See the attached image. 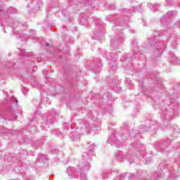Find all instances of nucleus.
I'll list each match as a JSON object with an SVG mask.
<instances>
[{"mask_svg": "<svg viewBox=\"0 0 180 180\" xmlns=\"http://www.w3.org/2000/svg\"><path fill=\"white\" fill-rule=\"evenodd\" d=\"M149 7L151 9V11H153V12H155V11H157V9H158V8H160V5L149 4Z\"/></svg>", "mask_w": 180, "mask_h": 180, "instance_id": "obj_8", "label": "nucleus"}, {"mask_svg": "<svg viewBox=\"0 0 180 180\" xmlns=\"http://www.w3.org/2000/svg\"><path fill=\"white\" fill-rule=\"evenodd\" d=\"M160 49V48H156V51H158V50H159Z\"/></svg>", "mask_w": 180, "mask_h": 180, "instance_id": "obj_37", "label": "nucleus"}, {"mask_svg": "<svg viewBox=\"0 0 180 180\" xmlns=\"http://www.w3.org/2000/svg\"><path fill=\"white\" fill-rule=\"evenodd\" d=\"M168 108L166 109L165 112H163L162 114V119L165 120H171L170 116L174 113V115H178L180 110V104L177 102L171 103L167 104Z\"/></svg>", "mask_w": 180, "mask_h": 180, "instance_id": "obj_1", "label": "nucleus"}, {"mask_svg": "<svg viewBox=\"0 0 180 180\" xmlns=\"http://www.w3.org/2000/svg\"><path fill=\"white\" fill-rule=\"evenodd\" d=\"M131 80H130V79H127L125 80V84H127V85H131Z\"/></svg>", "mask_w": 180, "mask_h": 180, "instance_id": "obj_20", "label": "nucleus"}, {"mask_svg": "<svg viewBox=\"0 0 180 180\" xmlns=\"http://www.w3.org/2000/svg\"><path fill=\"white\" fill-rule=\"evenodd\" d=\"M116 68H117L116 65H112L111 66L110 70H109L108 71H109V72H112H112H114L115 71H116Z\"/></svg>", "mask_w": 180, "mask_h": 180, "instance_id": "obj_11", "label": "nucleus"}, {"mask_svg": "<svg viewBox=\"0 0 180 180\" xmlns=\"http://www.w3.org/2000/svg\"><path fill=\"white\" fill-rule=\"evenodd\" d=\"M81 180H86V174L82 173L80 175Z\"/></svg>", "mask_w": 180, "mask_h": 180, "instance_id": "obj_16", "label": "nucleus"}, {"mask_svg": "<svg viewBox=\"0 0 180 180\" xmlns=\"http://www.w3.org/2000/svg\"><path fill=\"white\" fill-rule=\"evenodd\" d=\"M116 158H117V160H122V158H123V153L122 152L117 153Z\"/></svg>", "mask_w": 180, "mask_h": 180, "instance_id": "obj_10", "label": "nucleus"}, {"mask_svg": "<svg viewBox=\"0 0 180 180\" xmlns=\"http://www.w3.org/2000/svg\"><path fill=\"white\" fill-rule=\"evenodd\" d=\"M66 172L69 176H71L72 174H75V172H77V169H75L74 167H69L67 169Z\"/></svg>", "mask_w": 180, "mask_h": 180, "instance_id": "obj_7", "label": "nucleus"}, {"mask_svg": "<svg viewBox=\"0 0 180 180\" xmlns=\"http://www.w3.org/2000/svg\"><path fill=\"white\" fill-rule=\"evenodd\" d=\"M133 134V131H131V133H129V136H132Z\"/></svg>", "mask_w": 180, "mask_h": 180, "instance_id": "obj_32", "label": "nucleus"}, {"mask_svg": "<svg viewBox=\"0 0 180 180\" xmlns=\"http://www.w3.org/2000/svg\"><path fill=\"white\" fill-rule=\"evenodd\" d=\"M30 36H34V34H36V31L33 30H30Z\"/></svg>", "mask_w": 180, "mask_h": 180, "instance_id": "obj_21", "label": "nucleus"}, {"mask_svg": "<svg viewBox=\"0 0 180 180\" xmlns=\"http://www.w3.org/2000/svg\"><path fill=\"white\" fill-rule=\"evenodd\" d=\"M95 23L96 26H101V25H102V21H101L99 19H97L95 20Z\"/></svg>", "mask_w": 180, "mask_h": 180, "instance_id": "obj_13", "label": "nucleus"}, {"mask_svg": "<svg viewBox=\"0 0 180 180\" xmlns=\"http://www.w3.org/2000/svg\"><path fill=\"white\" fill-rule=\"evenodd\" d=\"M112 8H115V6H112Z\"/></svg>", "mask_w": 180, "mask_h": 180, "instance_id": "obj_38", "label": "nucleus"}, {"mask_svg": "<svg viewBox=\"0 0 180 180\" xmlns=\"http://www.w3.org/2000/svg\"><path fill=\"white\" fill-rule=\"evenodd\" d=\"M133 146H134V143H133Z\"/></svg>", "mask_w": 180, "mask_h": 180, "instance_id": "obj_42", "label": "nucleus"}, {"mask_svg": "<svg viewBox=\"0 0 180 180\" xmlns=\"http://www.w3.org/2000/svg\"><path fill=\"white\" fill-rule=\"evenodd\" d=\"M174 13H176V11H169L165 16L161 18V24L167 27L169 22H171V19L169 18L170 16H172Z\"/></svg>", "mask_w": 180, "mask_h": 180, "instance_id": "obj_3", "label": "nucleus"}, {"mask_svg": "<svg viewBox=\"0 0 180 180\" xmlns=\"http://www.w3.org/2000/svg\"><path fill=\"white\" fill-rule=\"evenodd\" d=\"M114 42H115V39H112L111 43H114Z\"/></svg>", "mask_w": 180, "mask_h": 180, "instance_id": "obj_34", "label": "nucleus"}, {"mask_svg": "<svg viewBox=\"0 0 180 180\" xmlns=\"http://www.w3.org/2000/svg\"><path fill=\"white\" fill-rule=\"evenodd\" d=\"M16 23H18V22L14 23V25H16Z\"/></svg>", "mask_w": 180, "mask_h": 180, "instance_id": "obj_41", "label": "nucleus"}, {"mask_svg": "<svg viewBox=\"0 0 180 180\" xmlns=\"http://www.w3.org/2000/svg\"><path fill=\"white\" fill-rule=\"evenodd\" d=\"M89 151H92L93 150H95V144L92 143L89 146Z\"/></svg>", "mask_w": 180, "mask_h": 180, "instance_id": "obj_15", "label": "nucleus"}, {"mask_svg": "<svg viewBox=\"0 0 180 180\" xmlns=\"http://www.w3.org/2000/svg\"><path fill=\"white\" fill-rule=\"evenodd\" d=\"M169 174L171 179H176V178H178V175L174 172V169H172V167L169 168Z\"/></svg>", "mask_w": 180, "mask_h": 180, "instance_id": "obj_5", "label": "nucleus"}, {"mask_svg": "<svg viewBox=\"0 0 180 180\" xmlns=\"http://www.w3.org/2000/svg\"><path fill=\"white\" fill-rule=\"evenodd\" d=\"M150 160H149V161H147V160H146V161L145 162L146 164H150Z\"/></svg>", "mask_w": 180, "mask_h": 180, "instance_id": "obj_30", "label": "nucleus"}, {"mask_svg": "<svg viewBox=\"0 0 180 180\" xmlns=\"http://www.w3.org/2000/svg\"><path fill=\"white\" fill-rule=\"evenodd\" d=\"M153 178H154V180H158V179H160L161 176H160V174H158V173H155L153 174Z\"/></svg>", "mask_w": 180, "mask_h": 180, "instance_id": "obj_12", "label": "nucleus"}, {"mask_svg": "<svg viewBox=\"0 0 180 180\" xmlns=\"http://www.w3.org/2000/svg\"><path fill=\"white\" fill-rule=\"evenodd\" d=\"M102 175H103V177L104 179L106 178L105 174H103Z\"/></svg>", "mask_w": 180, "mask_h": 180, "instance_id": "obj_33", "label": "nucleus"}, {"mask_svg": "<svg viewBox=\"0 0 180 180\" xmlns=\"http://www.w3.org/2000/svg\"><path fill=\"white\" fill-rule=\"evenodd\" d=\"M86 124H88V122H86Z\"/></svg>", "mask_w": 180, "mask_h": 180, "instance_id": "obj_40", "label": "nucleus"}, {"mask_svg": "<svg viewBox=\"0 0 180 180\" xmlns=\"http://www.w3.org/2000/svg\"><path fill=\"white\" fill-rule=\"evenodd\" d=\"M119 136L118 134L112 135V136H110L108 138L109 143H112L115 144V147L117 148H120V147H123V142L119 141L116 139Z\"/></svg>", "mask_w": 180, "mask_h": 180, "instance_id": "obj_4", "label": "nucleus"}, {"mask_svg": "<svg viewBox=\"0 0 180 180\" xmlns=\"http://www.w3.org/2000/svg\"><path fill=\"white\" fill-rule=\"evenodd\" d=\"M159 167L160 168H163V169H164L165 168H167V167H168V166H167V165H165L163 162H162L160 164Z\"/></svg>", "mask_w": 180, "mask_h": 180, "instance_id": "obj_18", "label": "nucleus"}, {"mask_svg": "<svg viewBox=\"0 0 180 180\" xmlns=\"http://www.w3.org/2000/svg\"><path fill=\"white\" fill-rule=\"evenodd\" d=\"M148 129H144L143 131H148Z\"/></svg>", "mask_w": 180, "mask_h": 180, "instance_id": "obj_36", "label": "nucleus"}, {"mask_svg": "<svg viewBox=\"0 0 180 180\" xmlns=\"http://www.w3.org/2000/svg\"><path fill=\"white\" fill-rule=\"evenodd\" d=\"M28 4L27 7L32 11V12H37L43 6V1L41 0H26Z\"/></svg>", "mask_w": 180, "mask_h": 180, "instance_id": "obj_2", "label": "nucleus"}, {"mask_svg": "<svg viewBox=\"0 0 180 180\" xmlns=\"http://www.w3.org/2000/svg\"><path fill=\"white\" fill-rule=\"evenodd\" d=\"M134 178H136V175H134V174H131V176H130V177H129V179H130V180H133V179H134Z\"/></svg>", "mask_w": 180, "mask_h": 180, "instance_id": "obj_23", "label": "nucleus"}, {"mask_svg": "<svg viewBox=\"0 0 180 180\" xmlns=\"http://www.w3.org/2000/svg\"><path fill=\"white\" fill-rule=\"evenodd\" d=\"M11 101V102H13L15 101V103H18V100L15 98H12Z\"/></svg>", "mask_w": 180, "mask_h": 180, "instance_id": "obj_26", "label": "nucleus"}, {"mask_svg": "<svg viewBox=\"0 0 180 180\" xmlns=\"http://www.w3.org/2000/svg\"><path fill=\"white\" fill-rule=\"evenodd\" d=\"M5 13V6H2L0 7V15Z\"/></svg>", "mask_w": 180, "mask_h": 180, "instance_id": "obj_14", "label": "nucleus"}, {"mask_svg": "<svg viewBox=\"0 0 180 180\" xmlns=\"http://www.w3.org/2000/svg\"><path fill=\"white\" fill-rule=\"evenodd\" d=\"M170 62H172L173 64H176V65H180V59L175 56H173L170 58Z\"/></svg>", "mask_w": 180, "mask_h": 180, "instance_id": "obj_6", "label": "nucleus"}, {"mask_svg": "<svg viewBox=\"0 0 180 180\" xmlns=\"http://www.w3.org/2000/svg\"><path fill=\"white\" fill-rule=\"evenodd\" d=\"M101 32H102V33H105V32H103V31H101Z\"/></svg>", "mask_w": 180, "mask_h": 180, "instance_id": "obj_39", "label": "nucleus"}, {"mask_svg": "<svg viewBox=\"0 0 180 180\" xmlns=\"http://www.w3.org/2000/svg\"><path fill=\"white\" fill-rule=\"evenodd\" d=\"M127 160H128L129 162H134V160H131V158H130V155H127Z\"/></svg>", "mask_w": 180, "mask_h": 180, "instance_id": "obj_19", "label": "nucleus"}, {"mask_svg": "<svg viewBox=\"0 0 180 180\" xmlns=\"http://www.w3.org/2000/svg\"><path fill=\"white\" fill-rule=\"evenodd\" d=\"M22 94H23V95H24L25 96H27V88H24V89H22Z\"/></svg>", "mask_w": 180, "mask_h": 180, "instance_id": "obj_17", "label": "nucleus"}, {"mask_svg": "<svg viewBox=\"0 0 180 180\" xmlns=\"http://www.w3.org/2000/svg\"><path fill=\"white\" fill-rule=\"evenodd\" d=\"M177 25H178V26H179V27H180V22H179L177 23Z\"/></svg>", "mask_w": 180, "mask_h": 180, "instance_id": "obj_35", "label": "nucleus"}, {"mask_svg": "<svg viewBox=\"0 0 180 180\" xmlns=\"http://www.w3.org/2000/svg\"><path fill=\"white\" fill-rule=\"evenodd\" d=\"M162 49H164V46H162L160 47V52H158V54H161V53H162V51H164V50H162Z\"/></svg>", "mask_w": 180, "mask_h": 180, "instance_id": "obj_25", "label": "nucleus"}, {"mask_svg": "<svg viewBox=\"0 0 180 180\" xmlns=\"http://www.w3.org/2000/svg\"><path fill=\"white\" fill-rule=\"evenodd\" d=\"M124 178V174H121L120 176V179L123 180Z\"/></svg>", "mask_w": 180, "mask_h": 180, "instance_id": "obj_27", "label": "nucleus"}, {"mask_svg": "<svg viewBox=\"0 0 180 180\" xmlns=\"http://www.w3.org/2000/svg\"><path fill=\"white\" fill-rule=\"evenodd\" d=\"M178 96H175V95H172L170 96L167 97V99H172V98H178Z\"/></svg>", "mask_w": 180, "mask_h": 180, "instance_id": "obj_22", "label": "nucleus"}, {"mask_svg": "<svg viewBox=\"0 0 180 180\" xmlns=\"http://www.w3.org/2000/svg\"><path fill=\"white\" fill-rule=\"evenodd\" d=\"M7 13H16V8L10 7L7 9Z\"/></svg>", "mask_w": 180, "mask_h": 180, "instance_id": "obj_9", "label": "nucleus"}, {"mask_svg": "<svg viewBox=\"0 0 180 180\" xmlns=\"http://www.w3.org/2000/svg\"><path fill=\"white\" fill-rule=\"evenodd\" d=\"M155 40H158V39H157V37H155V39H153V41L152 42H150V44H155V43H157V41H155Z\"/></svg>", "mask_w": 180, "mask_h": 180, "instance_id": "obj_24", "label": "nucleus"}, {"mask_svg": "<svg viewBox=\"0 0 180 180\" xmlns=\"http://www.w3.org/2000/svg\"><path fill=\"white\" fill-rule=\"evenodd\" d=\"M21 56H25V49L21 50Z\"/></svg>", "mask_w": 180, "mask_h": 180, "instance_id": "obj_28", "label": "nucleus"}, {"mask_svg": "<svg viewBox=\"0 0 180 180\" xmlns=\"http://www.w3.org/2000/svg\"><path fill=\"white\" fill-rule=\"evenodd\" d=\"M49 46H50V44L49 43H46V46L49 47Z\"/></svg>", "mask_w": 180, "mask_h": 180, "instance_id": "obj_31", "label": "nucleus"}, {"mask_svg": "<svg viewBox=\"0 0 180 180\" xmlns=\"http://www.w3.org/2000/svg\"><path fill=\"white\" fill-rule=\"evenodd\" d=\"M97 34V36H101V31H99L98 32H97L96 34Z\"/></svg>", "mask_w": 180, "mask_h": 180, "instance_id": "obj_29", "label": "nucleus"}]
</instances>
